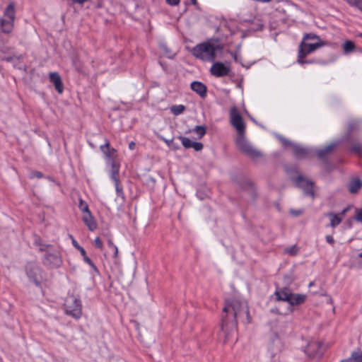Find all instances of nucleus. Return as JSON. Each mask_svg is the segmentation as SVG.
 Here are the masks:
<instances>
[{"label": "nucleus", "mask_w": 362, "mask_h": 362, "mask_svg": "<svg viewBox=\"0 0 362 362\" xmlns=\"http://www.w3.org/2000/svg\"><path fill=\"white\" fill-rule=\"evenodd\" d=\"M223 313H226V315H223L221 317V329L226 333L235 329L238 317H245L243 321L245 323L250 322L248 306L245 301L227 300L223 309Z\"/></svg>", "instance_id": "1"}, {"label": "nucleus", "mask_w": 362, "mask_h": 362, "mask_svg": "<svg viewBox=\"0 0 362 362\" xmlns=\"http://www.w3.org/2000/svg\"><path fill=\"white\" fill-rule=\"evenodd\" d=\"M230 123L237 131L235 143L238 148L252 158H257L262 156V153L254 148L245 138V125L243 117L238 112L235 107L230 111Z\"/></svg>", "instance_id": "2"}, {"label": "nucleus", "mask_w": 362, "mask_h": 362, "mask_svg": "<svg viewBox=\"0 0 362 362\" xmlns=\"http://www.w3.org/2000/svg\"><path fill=\"white\" fill-rule=\"evenodd\" d=\"M223 47L212 41H207L196 45L192 49L194 57L202 61L213 62L216 57V53L221 52Z\"/></svg>", "instance_id": "3"}, {"label": "nucleus", "mask_w": 362, "mask_h": 362, "mask_svg": "<svg viewBox=\"0 0 362 362\" xmlns=\"http://www.w3.org/2000/svg\"><path fill=\"white\" fill-rule=\"evenodd\" d=\"M35 243L37 245H39V250L40 251L47 252L43 259V263L45 266L50 268H56L61 265L62 259L57 250L49 245L42 243L40 239L36 240Z\"/></svg>", "instance_id": "4"}, {"label": "nucleus", "mask_w": 362, "mask_h": 362, "mask_svg": "<svg viewBox=\"0 0 362 362\" xmlns=\"http://www.w3.org/2000/svg\"><path fill=\"white\" fill-rule=\"evenodd\" d=\"M323 45L324 43L317 35L313 33L306 34L299 47H300V56H306Z\"/></svg>", "instance_id": "5"}, {"label": "nucleus", "mask_w": 362, "mask_h": 362, "mask_svg": "<svg viewBox=\"0 0 362 362\" xmlns=\"http://www.w3.org/2000/svg\"><path fill=\"white\" fill-rule=\"evenodd\" d=\"M65 312L76 319L81 316V304L80 300L73 295L68 296L64 302Z\"/></svg>", "instance_id": "6"}, {"label": "nucleus", "mask_w": 362, "mask_h": 362, "mask_svg": "<svg viewBox=\"0 0 362 362\" xmlns=\"http://www.w3.org/2000/svg\"><path fill=\"white\" fill-rule=\"evenodd\" d=\"M28 277L36 285H39L42 280V272L39 267L34 262H29L25 267Z\"/></svg>", "instance_id": "7"}, {"label": "nucleus", "mask_w": 362, "mask_h": 362, "mask_svg": "<svg viewBox=\"0 0 362 362\" xmlns=\"http://www.w3.org/2000/svg\"><path fill=\"white\" fill-rule=\"evenodd\" d=\"M324 347L320 341H312L305 347V353L310 358H320L322 357Z\"/></svg>", "instance_id": "8"}, {"label": "nucleus", "mask_w": 362, "mask_h": 362, "mask_svg": "<svg viewBox=\"0 0 362 362\" xmlns=\"http://www.w3.org/2000/svg\"><path fill=\"white\" fill-rule=\"evenodd\" d=\"M298 187L301 188L305 195L310 196L313 199L315 197V192L313 189V182L302 175H298L296 180Z\"/></svg>", "instance_id": "9"}, {"label": "nucleus", "mask_w": 362, "mask_h": 362, "mask_svg": "<svg viewBox=\"0 0 362 362\" xmlns=\"http://www.w3.org/2000/svg\"><path fill=\"white\" fill-rule=\"evenodd\" d=\"M229 71V67L221 62L214 63L211 68V74L217 77L225 76L228 74Z\"/></svg>", "instance_id": "10"}, {"label": "nucleus", "mask_w": 362, "mask_h": 362, "mask_svg": "<svg viewBox=\"0 0 362 362\" xmlns=\"http://www.w3.org/2000/svg\"><path fill=\"white\" fill-rule=\"evenodd\" d=\"M49 80L54 85L57 92L62 93L64 86L59 74L57 72H51L49 74Z\"/></svg>", "instance_id": "11"}, {"label": "nucleus", "mask_w": 362, "mask_h": 362, "mask_svg": "<svg viewBox=\"0 0 362 362\" xmlns=\"http://www.w3.org/2000/svg\"><path fill=\"white\" fill-rule=\"evenodd\" d=\"M307 298L306 295L302 293H291L288 303L291 305H298L303 303Z\"/></svg>", "instance_id": "12"}, {"label": "nucleus", "mask_w": 362, "mask_h": 362, "mask_svg": "<svg viewBox=\"0 0 362 362\" xmlns=\"http://www.w3.org/2000/svg\"><path fill=\"white\" fill-rule=\"evenodd\" d=\"M82 220L90 230L93 231L96 229L97 223L90 212L83 214Z\"/></svg>", "instance_id": "13"}, {"label": "nucleus", "mask_w": 362, "mask_h": 362, "mask_svg": "<svg viewBox=\"0 0 362 362\" xmlns=\"http://www.w3.org/2000/svg\"><path fill=\"white\" fill-rule=\"evenodd\" d=\"M291 291L288 288H284L275 291L274 295L277 300H281L288 303Z\"/></svg>", "instance_id": "14"}, {"label": "nucleus", "mask_w": 362, "mask_h": 362, "mask_svg": "<svg viewBox=\"0 0 362 362\" xmlns=\"http://www.w3.org/2000/svg\"><path fill=\"white\" fill-rule=\"evenodd\" d=\"M191 88L192 90L199 94L201 97H204L206 93V87L199 81H193L191 83Z\"/></svg>", "instance_id": "15"}, {"label": "nucleus", "mask_w": 362, "mask_h": 362, "mask_svg": "<svg viewBox=\"0 0 362 362\" xmlns=\"http://www.w3.org/2000/svg\"><path fill=\"white\" fill-rule=\"evenodd\" d=\"M100 149L106 158L112 162L116 154V150L113 148H110L109 142L107 141L105 145L101 146Z\"/></svg>", "instance_id": "16"}, {"label": "nucleus", "mask_w": 362, "mask_h": 362, "mask_svg": "<svg viewBox=\"0 0 362 362\" xmlns=\"http://www.w3.org/2000/svg\"><path fill=\"white\" fill-rule=\"evenodd\" d=\"M362 187V182L358 178L351 180L349 184V191L351 194H355Z\"/></svg>", "instance_id": "17"}, {"label": "nucleus", "mask_w": 362, "mask_h": 362, "mask_svg": "<svg viewBox=\"0 0 362 362\" xmlns=\"http://www.w3.org/2000/svg\"><path fill=\"white\" fill-rule=\"evenodd\" d=\"M341 362H362V351L353 352L349 358Z\"/></svg>", "instance_id": "18"}, {"label": "nucleus", "mask_w": 362, "mask_h": 362, "mask_svg": "<svg viewBox=\"0 0 362 362\" xmlns=\"http://www.w3.org/2000/svg\"><path fill=\"white\" fill-rule=\"evenodd\" d=\"M112 169H111V178L114 182H119V165L116 164L114 161L111 163Z\"/></svg>", "instance_id": "19"}, {"label": "nucleus", "mask_w": 362, "mask_h": 362, "mask_svg": "<svg viewBox=\"0 0 362 362\" xmlns=\"http://www.w3.org/2000/svg\"><path fill=\"white\" fill-rule=\"evenodd\" d=\"M336 146V144H331L322 149H320L317 151L318 157L323 158L328 153L331 152Z\"/></svg>", "instance_id": "20"}, {"label": "nucleus", "mask_w": 362, "mask_h": 362, "mask_svg": "<svg viewBox=\"0 0 362 362\" xmlns=\"http://www.w3.org/2000/svg\"><path fill=\"white\" fill-rule=\"evenodd\" d=\"M328 216L330 218V226L333 228L338 226L341 221V219L337 214L331 213Z\"/></svg>", "instance_id": "21"}, {"label": "nucleus", "mask_w": 362, "mask_h": 362, "mask_svg": "<svg viewBox=\"0 0 362 362\" xmlns=\"http://www.w3.org/2000/svg\"><path fill=\"white\" fill-rule=\"evenodd\" d=\"M343 49L346 53L351 52L355 49V45L351 40H346L343 44Z\"/></svg>", "instance_id": "22"}, {"label": "nucleus", "mask_w": 362, "mask_h": 362, "mask_svg": "<svg viewBox=\"0 0 362 362\" xmlns=\"http://www.w3.org/2000/svg\"><path fill=\"white\" fill-rule=\"evenodd\" d=\"M185 110V107L182 105H173L171 107L170 110L175 115H179L182 114Z\"/></svg>", "instance_id": "23"}, {"label": "nucleus", "mask_w": 362, "mask_h": 362, "mask_svg": "<svg viewBox=\"0 0 362 362\" xmlns=\"http://www.w3.org/2000/svg\"><path fill=\"white\" fill-rule=\"evenodd\" d=\"M178 139L181 141L182 144L183 145V146L185 148H192L194 141L190 140L189 138L180 136L178 137Z\"/></svg>", "instance_id": "24"}, {"label": "nucleus", "mask_w": 362, "mask_h": 362, "mask_svg": "<svg viewBox=\"0 0 362 362\" xmlns=\"http://www.w3.org/2000/svg\"><path fill=\"white\" fill-rule=\"evenodd\" d=\"M292 149L293 153L297 156H303L306 153V151L297 145H293Z\"/></svg>", "instance_id": "25"}, {"label": "nucleus", "mask_w": 362, "mask_h": 362, "mask_svg": "<svg viewBox=\"0 0 362 362\" xmlns=\"http://www.w3.org/2000/svg\"><path fill=\"white\" fill-rule=\"evenodd\" d=\"M193 131L198 134V139H201L206 134V128L204 126H196Z\"/></svg>", "instance_id": "26"}, {"label": "nucleus", "mask_w": 362, "mask_h": 362, "mask_svg": "<svg viewBox=\"0 0 362 362\" xmlns=\"http://www.w3.org/2000/svg\"><path fill=\"white\" fill-rule=\"evenodd\" d=\"M285 253L288 254L291 256H295L298 252V247L294 245L291 247H286L284 250Z\"/></svg>", "instance_id": "27"}, {"label": "nucleus", "mask_w": 362, "mask_h": 362, "mask_svg": "<svg viewBox=\"0 0 362 362\" xmlns=\"http://www.w3.org/2000/svg\"><path fill=\"white\" fill-rule=\"evenodd\" d=\"M162 139L170 149L175 151L179 148V146L177 144H175L173 139H167L165 138H162Z\"/></svg>", "instance_id": "28"}, {"label": "nucleus", "mask_w": 362, "mask_h": 362, "mask_svg": "<svg viewBox=\"0 0 362 362\" xmlns=\"http://www.w3.org/2000/svg\"><path fill=\"white\" fill-rule=\"evenodd\" d=\"M78 208L83 212V214H87L88 212H90L88 204L85 203L81 199L79 201Z\"/></svg>", "instance_id": "29"}, {"label": "nucleus", "mask_w": 362, "mask_h": 362, "mask_svg": "<svg viewBox=\"0 0 362 362\" xmlns=\"http://www.w3.org/2000/svg\"><path fill=\"white\" fill-rule=\"evenodd\" d=\"M108 247L112 250L114 253V257H117L118 255V248L117 247L112 243L111 240H108L107 241Z\"/></svg>", "instance_id": "30"}, {"label": "nucleus", "mask_w": 362, "mask_h": 362, "mask_svg": "<svg viewBox=\"0 0 362 362\" xmlns=\"http://www.w3.org/2000/svg\"><path fill=\"white\" fill-rule=\"evenodd\" d=\"M354 218L362 223V209L356 211Z\"/></svg>", "instance_id": "31"}, {"label": "nucleus", "mask_w": 362, "mask_h": 362, "mask_svg": "<svg viewBox=\"0 0 362 362\" xmlns=\"http://www.w3.org/2000/svg\"><path fill=\"white\" fill-rule=\"evenodd\" d=\"M192 148H194L196 151H199L203 148V144L200 142L194 141Z\"/></svg>", "instance_id": "32"}, {"label": "nucleus", "mask_w": 362, "mask_h": 362, "mask_svg": "<svg viewBox=\"0 0 362 362\" xmlns=\"http://www.w3.org/2000/svg\"><path fill=\"white\" fill-rule=\"evenodd\" d=\"M83 260L86 263H88L92 268H93L95 270H96V267H95V264L93 263L91 259L88 257H87L86 252L85 253V256H83Z\"/></svg>", "instance_id": "33"}, {"label": "nucleus", "mask_w": 362, "mask_h": 362, "mask_svg": "<svg viewBox=\"0 0 362 362\" xmlns=\"http://www.w3.org/2000/svg\"><path fill=\"white\" fill-rule=\"evenodd\" d=\"M73 245L80 251L82 256H85L86 251L83 247L80 246L75 240H73Z\"/></svg>", "instance_id": "34"}, {"label": "nucleus", "mask_w": 362, "mask_h": 362, "mask_svg": "<svg viewBox=\"0 0 362 362\" xmlns=\"http://www.w3.org/2000/svg\"><path fill=\"white\" fill-rule=\"evenodd\" d=\"M94 243H95V245L100 248V249H102L103 248V243L101 241V240L99 238H96L95 240H94Z\"/></svg>", "instance_id": "35"}, {"label": "nucleus", "mask_w": 362, "mask_h": 362, "mask_svg": "<svg viewBox=\"0 0 362 362\" xmlns=\"http://www.w3.org/2000/svg\"><path fill=\"white\" fill-rule=\"evenodd\" d=\"M290 213H291V214H292L294 216H298L302 214L303 211H302V210L291 209Z\"/></svg>", "instance_id": "36"}, {"label": "nucleus", "mask_w": 362, "mask_h": 362, "mask_svg": "<svg viewBox=\"0 0 362 362\" xmlns=\"http://www.w3.org/2000/svg\"><path fill=\"white\" fill-rule=\"evenodd\" d=\"M305 56H300V47H299V51H298V62L299 64H304L305 62H307L306 61H303V59L305 57Z\"/></svg>", "instance_id": "37"}, {"label": "nucleus", "mask_w": 362, "mask_h": 362, "mask_svg": "<svg viewBox=\"0 0 362 362\" xmlns=\"http://www.w3.org/2000/svg\"><path fill=\"white\" fill-rule=\"evenodd\" d=\"M117 193L120 195L122 193V188L119 187V182H115Z\"/></svg>", "instance_id": "38"}, {"label": "nucleus", "mask_w": 362, "mask_h": 362, "mask_svg": "<svg viewBox=\"0 0 362 362\" xmlns=\"http://www.w3.org/2000/svg\"><path fill=\"white\" fill-rule=\"evenodd\" d=\"M31 177H37V178H41L42 177V173L39 171H34L31 173L30 175Z\"/></svg>", "instance_id": "39"}, {"label": "nucleus", "mask_w": 362, "mask_h": 362, "mask_svg": "<svg viewBox=\"0 0 362 362\" xmlns=\"http://www.w3.org/2000/svg\"><path fill=\"white\" fill-rule=\"evenodd\" d=\"M167 3L170 6H177L180 0H166Z\"/></svg>", "instance_id": "40"}, {"label": "nucleus", "mask_w": 362, "mask_h": 362, "mask_svg": "<svg viewBox=\"0 0 362 362\" xmlns=\"http://www.w3.org/2000/svg\"><path fill=\"white\" fill-rule=\"evenodd\" d=\"M350 6H356L358 3V0H345Z\"/></svg>", "instance_id": "41"}, {"label": "nucleus", "mask_w": 362, "mask_h": 362, "mask_svg": "<svg viewBox=\"0 0 362 362\" xmlns=\"http://www.w3.org/2000/svg\"><path fill=\"white\" fill-rule=\"evenodd\" d=\"M326 240L329 244H333L334 242V238L331 235H327L326 236Z\"/></svg>", "instance_id": "42"}, {"label": "nucleus", "mask_w": 362, "mask_h": 362, "mask_svg": "<svg viewBox=\"0 0 362 362\" xmlns=\"http://www.w3.org/2000/svg\"><path fill=\"white\" fill-rule=\"evenodd\" d=\"M74 3L78 4H83L85 2H86L88 0H71Z\"/></svg>", "instance_id": "43"}, {"label": "nucleus", "mask_w": 362, "mask_h": 362, "mask_svg": "<svg viewBox=\"0 0 362 362\" xmlns=\"http://www.w3.org/2000/svg\"><path fill=\"white\" fill-rule=\"evenodd\" d=\"M356 7L362 11V1L361 0H358V3L356 4Z\"/></svg>", "instance_id": "44"}, {"label": "nucleus", "mask_w": 362, "mask_h": 362, "mask_svg": "<svg viewBox=\"0 0 362 362\" xmlns=\"http://www.w3.org/2000/svg\"><path fill=\"white\" fill-rule=\"evenodd\" d=\"M136 144L134 141H131L129 144V148L130 150H133L135 147Z\"/></svg>", "instance_id": "45"}, {"label": "nucleus", "mask_w": 362, "mask_h": 362, "mask_svg": "<svg viewBox=\"0 0 362 362\" xmlns=\"http://www.w3.org/2000/svg\"><path fill=\"white\" fill-rule=\"evenodd\" d=\"M360 149H361V146H358H358H354V148H353V150H354V151H356V152H359Z\"/></svg>", "instance_id": "46"}, {"label": "nucleus", "mask_w": 362, "mask_h": 362, "mask_svg": "<svg viewBox=\"0 0 362 362\" xmlns=\"http://www.w3.org/2000/svg\"><path fill=\"white\" fill-rule=\"evenodd\" d=\"M328 302L330 304L333 303V300H332V298L330 296H329V298H328Z\"/></svg>", "instance_id": "47"}, {"label": "nucleus", "mask_w": 362, "mask_h": 362, "mask_svg": "<svg viewBox=\"0 0 362 362\" xmlns=\"http://www.w3.org/2000/svg\"><path fill=\"white\" fill-rule=\"evenodd\" d=\"M314 285V282H310L308 285L309 287H311Z\"/></svg>", "instance_id": "48"}, {"label": "nucleus", "mask_w": 362, "mask_h": 362, "mask_svg": "<svg viewBox=\"0 0 362 362\" xmlns=\"http://www.w3.org/2000/svg\"><path fill=\"white\" fill-rule=\"evenodd\" d=\"M191 1H192V3L193 4H196V2H197V0H191Z\"/></svg>", "instance_id": "49"}, {"label": "nucleus", "mask_w": 362, "mask_h": 362, "mask_svg": "<svg viewBox=\"0 0 362 362\" xmlns=\"http://www.w3.org/2000/svg\"><path fill=\"white\" fill-rule=\"evenodd\" d=\"M358 36L362 38V33H358Z\"/></svg>", "instance_id": "50"}, {"label": "nucleus", "mask_w": 362, "mask_h": 362, "mask_svg": "<svg viewBox=\"0 0 362 362\" xmlns=\"http://www.w3.org/2000/svg\"><path fill=\"white\" fill-rule=\"evenodd\" d=\"M358 257L362 258V252L358 254Z\"/></svg>", "instance_id": "51"}, {"label": "nucleus", "mask_w": 362, "mask_h": 362, "mask_svg": "<svg viewBox=\"0 0 362 362\" xmlns=\"http://www.w3.org/2000/svg\"><path fill=\"white\" fill-rule=\"evenodd\" d=\"M6 60H7V61H11V57H8V58H6Z\"/></svg>", "instance_id": "52"}]
</instances>
